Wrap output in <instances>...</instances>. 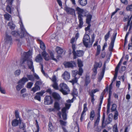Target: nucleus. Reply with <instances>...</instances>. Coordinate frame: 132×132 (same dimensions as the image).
<instances>
[{
  "label": "nucleus",
  "instance_id": "obj_1",
  "mask_svg": "<svg viewBox=\"0 0 132 132\" xmlns=\"http://www.w3.org/2000/svg\"><path fill=\"white\" fill-rule=\"evenodd\" d=\"M76 10L78 14V19L79 20V24L77 27V29H80L82 27L83 22L82 17L84 16H86V22L88 24H90L92 18V15L90 14L88 15V13L84 11L83 9H81L78 7L76 8Z\"/></svg>",
  "mask_w": 132,
  "mask_h": 132
},
{
  "label": "nucleus",
  "instance_id": "obj_2",
  "mask_svg": "<svg viewBox=\"0 0 132 132\" xmlns=\"http://www.w3.org/2000/svg\"><path fill=\"white\" fill-rule=\"evenodd\" d=\"M19 18L20 21L19 22V23L20 25L21 30L20 33L19 34L18 31H14L11 32V34L13 36L16 37L22 38L26 35H28V34L24 28L21 19L20 17Z\"/></svg>",
  "mask_w": 132,
  "mask_h": 132
},
{
  "label": "nucleus",
  "instance_id": "obj_3",
  "mask_svg": "<svg viewBox=\"0 0 132 132\" xmlns=\"http://www.w3.org/2000/svg\"><path fill=\"white\" fill-rule=\"evenodd\" d=\"M58 90H59L65 95L68 94L70 91L69 87L67 84L64 83H61L60 84Z\"/></svg>",
  "mask_w": 132,
  "mask_h": 132
},
{
  "label": "nucleus",
  "instance_id": "obj_4",
  "mask_svg": "<svg viewBox=\"0 0 132 132\" xmlns=\"http://www.w3.org/2000/svg\"><path fill=\"white\" fill-rule=\"evenodd\" d=\"M28 81V80L27 77H23L20 79L18 82V85L16 86V88L17 91H19L24 87V85L26 82Z\"/></svg>",
  "mask_w": 132,
  "mask_h": 132
},
{
  "label": "nucleus",
  "instance_id": "obj_5",
  "mask_svg": "<svg viewBox=\"0 0 132 132\" xmlns=\"http://www.w3.org/2000/svg\"><path fill=\"white\" fill-rule=\"evenodd\" d=\"M31 52L30 51L23 53L24 57L20 61V64L24 68H25V62L26 61H27L28 59L31 57Z\"/></svg>",
  "mask_w": 132,
  "mask_h": 132
},
{
  "label": "nucleus",
  "instance_id": "obj_6",
  "mask_svg": "<svg viewBox=\"0 0 132 132\" xmlns=\"http://www.w3.org/2000/svg\"><path fill=\"white\" fill-rule=\"evenodd\" d=\"M5 44L3 45L4 46L5 45H6L5 46V48L6 46H8L10 45L12 43V39L11 36L10 35L8 31H6V33L5 36L4 38Z\"/></svg>",
  "mask_w": 132,
  "mask_h": 132
},
{
  "label": "nucleus",
  "instance_id": "obj_7",
  "mask_svg": "<svg viewBox=\"0 0 132 132\" xmlns=\"http://www.w3.org/2000/svg\"><path fill=\"white\" fill-rule=\"evenodd\" d=\"M105 115L104 113H103V117L102 118V123L101 125V126L100 127L98 126V125H96L95 126H94V127L95 131L98 132H100L101 131L102 127V128H104L105 127V125H104V123L105 121Z\"/></svg>",
  "mask_w": 132,
  "mask_h": 132
},
{
  "label": "nucleus",
  "instance_id": "obj_8",
  "mask_svg": "<svg viewBox=\"0 0 132 132\" xmlns=\"http://www.w3.org/2000/svg\"><path fill=\"white\" fill-rule=\"evenodd\" d=\"M82 41L84 45L86 47H88L89 45L90 46H91L90 37L88 34H85L84 35Z\"/></svg>",
  "mask_w": 132,
  "mask_h": 132
},
{
  "label": "nucleus",
  "instance_id": "obj_9",
  "mask_svg": "<svg viewBox=\"0 0 132 132\" xmlns=\"http://www.w3.org/2000/svg\"><path fill=\"white\" fill-rule=\"evenodd\" d=\"M61 109L60 104L57 102H55L54 104V109H52L53 111H55V110L56 111H59ZM61 111H59L57 115L60 118H61Z\"/></svg>",
  "mask_w": 132,
  "mask_h": 132
},
{
  "label": "nucleus",
  "instance_id": "obj_10",
  "mask_svg": "<svg viewBox=\"0 0 132 132\" xmlns=\"http://www.w3.org/2000/svg\"><path fill=\"white\" fill-rule=\"evenodd\" d=\"M53 82V84L52 85V86L55 90H57L59 89V86L57 83V81L55 75H53V76L52 78L51 79Z\"/></svg>",
  "mask_w": 132,
  "mask_h": 132
},
{
  "label": "nucleus",
  "instance_id": "obj_11",
  "mask_svg": "<svg viewBox=\"0 0 132 132\" xmlns=\"http://www.w3.org/2000/svg\"><path fill=\"white\" fill-rule=\"evenodd\" d=\"M44 103L46 105H51L52 104L53 99L50 96H47L44 98Z\"/></svg>",
  "mask_w": 132,
  "mask_h": 132
},
{
  "label": "nucleus",
  "instance_id": "obj_12",
  "mask_svg": "<svg viewBox=\"0 0 132 132\" xmlns=\"http://www.w3.org/2000/svg\"><path fill=\"white\" fill-rule=\"evenodd\" d=\"M64 9L67 14L72 15H75V11L74 9L67 6L65 7Z\"/></svg>",
  "mask_w": 132,
  "mask_h": 132
},
{
  "label": "nucleus",
  "instance_id": "obj_13",
  "mask_svg": "<svg viewBox=\"0 0 132 132\" xmlns=\"http://www.w3.org/2000/svg\"><path fill=\"white\" fill-rule=\"evenodd\" d=\"M73 59H76L77 57H80L82 56L84 54V52L81 50H77L75 52L73 53Z\"/></svg>",
  "mask_w": 132,
  "mask_h": 132
},
{
  "label": "nucleus",
  "instance_id": "obj_14",
  "mask_svg": "<svg viewBox=\"0 0 132 132\" xmlns=\"http://www.w3.org/2000/svg\"><path fill=\"white\" fill-rule=\"evenodd\" d=\"M63 64L65 68H73L76 65V63L74 61H71L70 62H65L63 63Z\"/></svg>",
  "mask_w": 132,
  "mask_h": 132
},
{
  "label": "nucleus",
  "instance_id": "obj_15",
  "mask_svg": "<svg viewBox=\"0 0 132 132\" xmlns=\"http://www.w3.org/2000/svg\"><path fill=\"white\" fill-rule=\"evenodd\" d=\"M30 57H31L28 59L27 62V65L28 66L29 68L30 69H32V71L34 72L33 62L32 59H30Z\"/></svg>",
  "mask_w": 132,
  "mask_h": 132
},
{
  "label": "nucleus",
  "instance_id": "obj_16",
  "mask_svg": "<svg viewBox=\"0 0 132 132\" xmlns=\"http://www.w3.org/2000/svg\"><path fill=\"white\" fill-rule=\"evenodd\" d=\"M73 76H74V78L71 80L69 82L71 83L72 85H73L74 84L77 82L78 79L79 78V76H78L77 74L75 75L73 74Z\"/></svg>",
  "mask_w": 132,
  "mask_h": 132
},
{
  "label": "nucleus",
  "instance_id": "obj_17",
  "mask_svg": "<svg viewBox=\"0 0 132 132\" xmlns=\"http://www.w3.org/2000/svg\"><path fill=\"white\" fill-rule=\"evenodd\" d=\"M63 78L64 80H67L70 78V74L67 71H65L62 75Z\"/></svg>",
  "mask_w": 132,
  "mask_h": 132
},
{
  "label": "nucleus",
  "instance_id": "obj_18",
  "mask_svg": "<svg viewBox=\"0 0 132 132\" xmlns=\"http://www.w3.org/2000/svg\"><path fill=\"white\" fill-rule=\"evenodd\" d=\"M61 110L63 119L64 120H66L67 119V115L66 113V109L65 108H63Z\"/></svg>",
  "mask_w": 132,
  "mask_h": 132
},
{
  "label": "nucleus",
  "instance_id": "obj_19",
  "mask_svg": "<svg viewBox=\"0 0 132 132\" xmlns=\"http://www.w3.org/2000/svg\"><path fill=\"white\" fill-rule=\"evenodd\" d=\"M42 56L43 57L44 59L46 61H49L50 59V57L49 56L48 54L45 51H43L42 52Z\"/></svg>",
  "mask_w": 132,
  "mask_h": 132
},
{
  "label": "nucleus",
  "instance_id": "obj_20",
  "mask_svg": "<svg viewBox=\"0 0 132 132\" xmlns=\"http://www.w3.org/2000/svg\"><path fill=\"white\" fill-rule=\"evenodd\" d=\"M36 95L34 97V99L40 101L41 100L40 96L43 95V93L42 92H39L36 93Z\"/></svg>",
  "mask_w": 132,
  "mask_h": 132
},
{
  "label": "nucleus",
  "instance_id": "obj_21",
  "mask_svg": "<svg viewBox=\"0 0 132 132\" xmlns=\"http://www.w3.org/2000/svg\"><path fill=\"white\" fill-rule=\"evenodd\" d=\"M83 72V70L82 68H79V71L77 70L73 71L72 72H75L76 73V74H78V76H79V77L80 76H81Z\"/></svg>",
  "mask_w": 132,
  "mask_h": 132
},
{
  "label": "nucleus",
  "instance_id": "obj_22",
  "mask_svg": "<svg viewBox=\"0 0 132 132\" xmlns=\"http://www.w3.org/2000/svg\"><path fill=\"white\" fill-rule=\"evenodd\" d=\"M97 116L96 119L95 120L94 123V125L95 126L98 125L100 121V112H97Z\"/></svg>",
  "mask_w": 132,
  "mask_h": 132
},
{
  "label": "nucleus",
  "instance_id": "obj_23",
  "mask_svg": "<svg viewBox=\"0 0 132 132\" xmlns=\"http://www.w3.org/2000/svg\"><path fill=\"white\" fill-rule=\"evenodd\" d=\"M21 121V120H19L18 119H15L13 120L12 122V125L13 126H17L19 123H20Z\"/></svg>",
  "mask_w": 132,
  "mask_h": 132
},
{
  "label": "nucleus",
  "instance_id": "obj_24",
  "mask_svg": "<svg viewBox=\"0 0 132 132\" xmlns=\"http://www.w3.org/2000/svg\"><path fill=\"white\" fill-rule=\"evenodd\" d=\"M7 26L10 29L13 30L15 27V25L12 21H10L7 23Z\"/></svg>",
  "mask_w": 132,
  "mask_h": 132
},
{
  "label": "nucleus",
  "instance_id": "obj_25",
  "mask_svg": "<svg viewBox=\"0 0 132 132\" xmlns=\"http://www.w3.org/2000/svg\"><path fill=\"white\" fill-rule=\"evenodd\" d=\"M38 40L39 42L40 48L41 49L43 50V51H45L46 47L44 43L40 40L39 39Z\"/></svg>",
  "mask_w": 132,
  "mask_h": 132
},
{
  "label": "nucleus",
  "instance_id": "obj_26",
  "mask_svg": "<svg viewBox=\"0 0 132 132\" xmlns=\"http://www.w3.org/2000/svg\"><path fill=\"white\" fill-rule=\"evenodd\" d=\"M42 59H43L41 55L39 54L36 57L35 61L37 62L40 63L42 61Z\"/></svg>",
  "mask_w": 132,
  "mask_h": 132
},
{
  "label": "nucleus",
  "instance_id": "obj_27",
  "mask_svg": "<svg viewBox=\"0 0 132 132\" xmlns=\"http://www.w3.org/2000/svg\"><path fill=\"white\" fill-rule=\"evenodd\" d=\"M52 96L56 100H59L60 99L59 95L56 93H53L52 94Z\"/></svg>",
  "mask_w": 132,
  "mask_h": 132
},
{
  "label": "nucleus",
  "instance_id": "obj_28",
  "mask_svg": "<svg viewBox=\"0 0 132 132\" xmlns=\"http://www.w3.org/2000/svg\"><path fill=\"white\" fill-rule=\"evenodd\" d=\"M20 128L23 130H25L26 126L25 124L23 122H21V121L19 125Z\"/></svg>",
  "mask_w": 132,
  "mask_h": 132
},
{
  "label": "nucleus",
  "instance_id": "obj_29",
  "mask_svg": "<svg viewBox=\"0 0 132 132\" xmlns=\"http://www.w3.org/2000/svg\"><path fill=\"white\" fill-rule=\"evenodd\" d=\"M40 90V87L39 86H37L34 85V87H33L31 90L33 91L34 93L36 92L39 90Z\"/></svg>",
  "mask_w": 132,
  "mask_h": 132
},
{
  "label": "nucleus",
  "instance_id": "obj_30",
  "mask_svg": "<svg viewBox=\"0 0 132 132\" xmlns=\"http://www.w3.org/2000/svg\"><path fill=\"white\" fill-rule=\"evenodd\" d=\"M55 50L56 52L58 54H61L63 52V50L59 47H56Z\"/></svg>",
  "mask_w": 132,
  "mask_h": 132
},
{
  "label": "nucleus",
  "instance_id": "obj_31",
  "mask_svg": "<svg viewBox=\"0 0 132 132\" xmlns=\"http://www.w3.org/2000/svg\"><path fill=\"white\" fill-rule=\"evenodd\" d=\"M78 2L81 6H85L87 4V0H78Z\"/></svg>",
  "mask_w": 132,
  "mask_h": 132
},
{
  "label": "nucleus",
  "instance_id": "obj_32",
  "mask_svg": "<svg viewBox=\"0 0 132 132\" xmlns=\"http://www.w3.org/2000/svg\"><path fill=\"white\" fill-rule=\"evenodd\" d=\"M12 5L11 4H7V6L6 8V10L8 12L10 13H11Z\"/></svg>",
  "mask_w": 132,
  "mask_h": 132
},
{
  "label": "nucleus",
  "instance_id": "obj_33",
  "mask_svg": "<svg viewBox=\"0 0 132 132\" xmlns=\"http://www.w3.org/2000/svg\"><path fill=\"white\" fill-rule=\"evenodd\" d=\"M95 112L94 110H92L90 112V119L92 121L94 119L95 117Z\"/></svg>",
  "mask_w": 132,
  "mask_h": 132
},
{
  "label": "nucleus",
  "instance_id": "obj_34",
  "mask_svg": "<svg viewBox=\"0 0 132 132\" xmlns=\"http://www.w3.org/2000/svg\"><path fill=\"white\" fill-rule=\"evenodd\" d=\"M49 53L50 55V59L51 58V59L57 62V60L56 59L54 58V54L53 52L51 51H50Z\"/></svg>",
  "mask_w": 132,
  "mask_h": 132
},
{
  "label": "nucleus",
  "instance_id": "obj_35",
  "mask_svg": "<svg viewBox=\"0 0 132 132\" xmlns=\"http://www.w3.org/2000/svg\"><path fill=\"white\" fill-rule=\"evenodd\" d=\"M27 78L28 80H30L31 81H34V78L33 76L32 75H27Z\"/></svg>",
  "mask_w": 132,
  "mask_h": 132
},
{
  "label": "nucleus",
  "instance_id": "obj_36",
  "mask_svg": "<svg viewBox=\"0 0 132 132\" xmlns=\"http://www.w3.org/2000/svg\"><path fill=\"white\" fill-rule=\"evenodd\" d=\"M102 65V63L100 62L98 63L96 62L94 65V67L97 69L98 67H101Z\"/></svg>",
  "mask_w": 132,
  "mask_h": 132
},
{
  "label": "nucleus",
  "instance_id": "obj_37",
  "mask_svg": "<svg viewBox=\"0 0 132 132\" xmlns=\"http://www.w3.org/2000/svg\"><path fill=\"white\" fill-rule=\"evenodd\" d=\"M90 82V80L89 77L87 76L86 77V79L85 84L86 86H87Z\"/></svg>",
  "mask_w": 132,
  "mask_h": 132
},
{
  "label": "nucleus",
  "instance_id": "obj_38",
  "mask_svg": "<svg viewBox=\"0 0 132 132\" xmlns=\"http://www.w3.org/2000/svg\"><path fill=\"white\" fill-rule=\"evenodd\" d=\"M48 126L49 127L48 130L51 132L53 130V127L52 123L50 121L49 122Z\"/></svg>",
  "mask_w": 132,
  "mask_h": 132
},
{
  "label": "nucleus",
  "instance_id": "obj_39",
  "mask_svg": "<svg viewBox=\"0 0 132 132\" xmlns=\"http://www.w3.org/2000/svg\"><path fill=\"white\" fill-rule=\"evenodd\" d=\"M104 70H102L101 72L98 77V79L100 80V81H101L103 78L104 75Z\"/></svg>",
  "mask_w": 132,
  "mask_h": 132
},
{
  "label": "nucleus",
  "instance_id": "obj_40",
  "mask_svg": "<svg viewBox=\"0 0 132 132\" xmlns=\"http://www.w3.org/2000/svg\"><path fill=\"white\" fill-rule=\"evenodd\" d=\"M5 19L8 21L10 20V19L11 18V16L9 14H7L4 15Z\"/></svg>",
  "mask_w": 132,
  "mask_h": 132
},
{
  "label": "nucleus",
  "instance_id": "obj_41",
  "mask_svg": "<svg viewBox=\"0 0 132 132\" xmlns=\"http://www.w3.org/2000/svg\"><path fill=\"white\" fill-rule=\"evenodd\" d=\"M78 66L79 68H81L83 66L82 62L80 59H78L77 60Z\"/></svg>",
  "mask_w": 132,
  "mask_h": 132
},
{
  "label": "nucleus",
  "instance_id": "obj_42",
  "mask_svg": "<svg viewBox=\"0 0 132 132\" xmlns=\"http://www.w3.org/2000/svg\"><path fill=\"white\" fill-rule=\"evenodd\" d=\"M101 51V46L100 45H97L96 55H98L100 53Z\"/></svg>",
  "mask_w": 132,
  "mask_h": 132
},
{
  "label": "nucleus",
  "instance_id": "obj_43",
  "mask_svg": "<svg viewBox=\"0 0 132 132\" xmlns=\"http://www.w3.org/2000/svg\"><path fill=\"white\" fill-rule=\"evenodd\" d=\"M126 9L127 11H132V3L127 6L126 8Z\"/></svg>",
  "mask_w": 132,
  "mask_h": 132
},
{
  "label": "nucleus",
  "instance_id": "obj_44",
  "mask_svg": "<svg viewBox=\"0 0 132 132\" xmlns=\"http://www.w3.org/2000/svg\"><path fill=\"white\" fill-rule=\"evenodd\" d=\"M111 31H109L106 34L104 37V39L106 41H107L109 37L110 32Z\"/></svg>",
  "mask_w": 132,
  "mask_h": 132
},
{
  "label": "nucleus",
  "instance_id": "obj_45",
  "mask_svg": "<svg viewBox=\"0 0 132 132\" xmlns=\"http://www.w3.org/2000/svg\"><path fill=\"white\" fill-rule=\"evenodd\" d=\"M113 132H118L117 128V124H115L113 126Z\"/></svg>",
  "mask_w": 132,
  "mask_h": 132
},
{
  "label": "nucleus",
  "instance_id": "obj_46",
  "mask_svg": "<svg viewBox=\"0 0 132 132\" xmlns=\"http://www.w3.org/2000/svg\"><path fill=\"white\" fill-rule=\"evenodd\" d=\"M117 34V32L116 31L114 32V33L113 35V37L111 40V42H114L115 39L116 38V36Z\"/></svg>",
  "mask_w": 132,
  "mask_h": 132
},
{
  "label": "nucleus",
  "instance_id": "obj_47",
  "mask_svg": "<svg viewBox=\"0 0 132 132\" xmlns=\"http://www.w3.org/2000/svg\"><path fill=\"white\" fill-rule=\"evenodd\" d=\"M114 42H111L110 45L109 47V50L110 51H112L113 50L114 46Z\"/></svg>",
  "mask_w": 132,
  "mask_h": 132
},
{
  "label": "nucleus",
  "instance_id": "obj_48",
  "mask_svg": "<svg viewBox=\"0 0 132 132\" xmlns=\"http://www.w3.org/2000/svg\"><path fill=\"white\" fill-rule=\"evenodd\" d=\"M117 106L115 104H113L112 105L111 108V110L112 112L116 110Z\"/></svg>",
  "mask_w": 132,
  "mask_h": 132
},
{
  "label": "nucleus",
  "instance_id": "obj_49",
  "mask_svg": "<svg viewBox=\"0 0 132 132\" xmlns=\"http://www.w3.org/2000/svg\"><path fill=\"white\" fill-rule=\"evenodd\" d=\"M99 90L98 89H96L94 90H92L91 92L89 93V94H94L96 92H98Z\"/></svg>",
  "mask_w": 132,
  "mask_h": 132
},
{
  "label": "nucleus",
  "instance_id": "obj_50",
  "mask_svg": "<svg viewBox=\"0 0 132 132\" xmlns=\"http://www.w3.org/2000/svg\"><path fill=\"white\" fill-rule=\"evenodd\" d=\"M33 84L32 82H29L27 84L26 87L28 88H30L32 86Z\"/></svg>",
  "mask_w": 132,
  "mask_h": 132
},
{
  "label": "nucleus",
  "instance_id": "obj_51",
  "mask_svg": "<svg viewBox=\"0 0 132 132\" xmlns=\"http://www.w3.org/2000/svg\"><path fill=\"white\" fill-rule=\"evenodd\" d=\"M89 95L91 97V101L92 102L93 104H94V101L95 100V99L94 98V94H89Z\"/></svg>",
  "mask_w": 132,
  "mask_h": 132
},
{
  "label": "nucleus",
  "instance_id": "obj_52",
  "mask_svg": "<svg viewBox=\"0 0 132 132\" xmlns=\"http://www.w3.org/2000/svg\"><path fill=\"white\" fill-rule=\"evenodd\" d=\"M21 71L19 70H16L14 72V74L16 76H19L20 73Z\"/></svg>",
  "mask_w": 132,
  "mask_h": 132
},
{
  "label": "nucleus",
  "instance_id": "obj_53",
  "mask_svg": "<svg viewBox=\"0 0 132 132\" xmlns=\"http://www.w3.org/2000/svg\"><path fill=\"white\" fill-rule=\"evenodd\" d=\"M105 93H103L102 92L101 95V96L100 98V103H102V101H103V95L104 94H105Z\"/></svg>",
  "mask_w": 132,
  "mask_h": 132
},
{
  "label": "nucleus",
  "instance_id": "obj_54",
  "mask_svg": "<svg viewBox=\"0 0 132 132\" xmlns=\"http://www.w3.org/2000/svg\"><path fill=\"white\" fill-rule=\"evenodd\" d=\"M15 116L16 119H18L19 120H20V118L19 117V113L18 111H16L15 112Z\"/></svg>",
  "mask_w": 132,
  "mask_h": 132
},
{
  "label": "nucleus",
  "instance_id": "obj_55",
  "mask_svg": "<svg viewBox=\"0 0 132 132\" xmlns=\"http://www.w3.org/2000/svg\"><path fill=\"white\" fill-rule=\"evenodd\" d=\"M97 68H96L94 67V68L93 69V75L95 76L97 73Z\"/></svg>",
  "mask_w": 132,
  "mask_h": 132
},
{
  "label": "nucleus",
  "instance_id": "obj_56",
  "mask_svg": "<svg viewBox=\"0 0 132 132\" xmlns=\"http://www.w3.org/2000/svg\"><path fill=\"white\" fill-rule=\"evenodd\" d=\"M0 91L1 93L3 94L5 93V92L4 89L2 88L1 86V83L0 82Z\"/></svg>",
  "mask_w": 132,
  "mask_h": 132
},
{
  "label": "nucleus",
  "instance_id": "obj_57",
  "mask_svg": "<svg viewBox=\"0 0 132 132\" xmlns=\"http://www.w3.org/2000/svg\"><path fill=\"white\" fill-rule=\"evenodd\" d=\"M60 124L63 126H65L66 124V122L62 120H60Z\"/></svg>",
  "mask_w": 132,
  "mask_h": 132
},
{
  "label": "nucleus",
  "instance_id": "obj_58",
  "mask_svg": "<svg viewBox=\"0 0 132 132\" xmlns=\"http://www.w3.org/2000/svg\"><path fill=\"white\" fill-rule=\"evenodd\" d=\"M118 113L117 111H116L115 112V114L114 116V119L116 120L118 119Z\"/></svg>",
  "mask_w": 132,
  "mask_h": 132
},
{
  "label": "nucleus",
  "instance_id": "obj_59",
  "mask_svg": "<svg viewBox=\"0 0 132 132\" xmlns=\"http://www.w3.org/2000/svg\"><path fill=\"white\" fill-rule=\"evenodd\" d=\"M72 48L73 50L72 52L73 53L76 51V45L75 44H72Z\"/></svg>",
  "mask_w": 132,
  "mask_h": 132
},
{
  "label": "nucleus",
  "instance_id": "obj_60",
  "mask_svg": "<svg viewBox=\"0 0 132 132\" xmlns=\"http://www.w3.org/2000/svg\"><path fill=\"white\" fill-rule=\"evenodd\" d=\"M42 84V82L40 81H37L35 85H36L37 86H40Z\"/></svg>",
  "mask_w": 132,
  "mask_h": 132
},
{
  "label": "nucleus",
  "instance_id": "obj_61",
  "mask_svg": "<svg viewBox=\"0 0 132 132\" xmlns=\"http://www.w3.org/2000/svg\"><path fill=\"white\" fill-rule=\"evenodd\" d=\"M36 127L37 128V130L36 131H35V132H39V126L38 125V122H37V120H36Z\"/></svg>",
  "mask_w": 132,
  "mask_h": 132
},
{
  "label": "nucleus",
  "instance_id": "obj_62",
  "mask_svg": "<svg viewBox=\"0 0 132 132\" xmlns=\"http://www.w3.org/2000/svg\"><path fill=\"white\" fill-rule=\"evenodd\" d=\"M33 75L36 79L38 80L39 79V77L36 73H34L33 74Z\"/></svg>",
  "mask_w": 132,
  "mask_h": 132
},
{
  "label": "nucleus",
  "instance_id": "obj_63",
  "mask_svg": "<svg viewBox=\"0 0 132 132\" xmlns=\"http://www.w3.org/2000/svg\"><path fill=\"white\" fill-rule=\"evenodd\" d=\"M75 38L74 37H72L70 41L71 43L72 44H74V43L76 41Z\"/></svg>",
  "mask_w": 132,
  "mask_h": 132
},
{
  "label": "nucleus",
  "instance_id": "obj_64",
  "mask_svg": "<svg viewBox=\"0 0 132 132\" xmlns=\"http://www.w3.org/2000/svg\"><path fill=\"white\" fill-rule=\"evenodd\" d=\"M74 129L75 132H79V128L78 126H76L75 127Z\"/></svg>",
  "mask_w": 132,
  "mask_h": 132
}]
</instances>
